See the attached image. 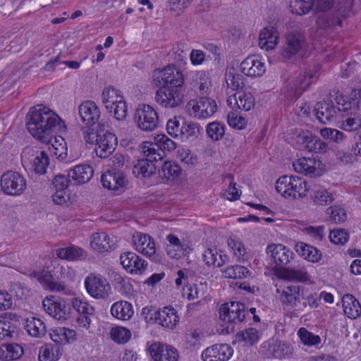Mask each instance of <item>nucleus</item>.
Returning <instances> with one entry per match:
<instances>
[{
  "mask_svg": "<svg viewBox=\"0 0 361 361\" xmlns=\"http://www.w3.org/2000/svg\"><path fill=\"white\" fill-rule=\"evenodd\" d=\"M61 121L53 111L42 105L30 108L26 116V126L30 133L44 143H49L55 129Z\"/></svg>",
  "mask_w": 361,
  "mask_h": 361,
  "instance_id": "obj_1",
  "label": "nucleus"
},
{
  "mask_svg": "<svg viewBox=\"0 0 361 361\" xmlns=\"http://www.w3.org/2000/svg\"><path fill=\"white\" fill-rule=\"evenodd\" d=\"M32 274L45 290L65 295L71 293L66 283L74 281L75 273L69 267L61 266L55 267L54 271L42 270Z\"/></svg>",
  "mask_w": 361,
  "mask_h": 361,
  "instance_id": "obj_2",
  "label": "nucleus"
},
{
  "mask_svg": "<svg viewBox=\"0 0 361 361\" xmlns=\"http://www.w3.org/2000/svg\"><path fill=\"white\" fill-rule=\"evenodd\" d=\"M319 71L320 66L314 63L293 73L283 86L285 96L289 99L298 98L313 80L319 78Z\"/></svg>",
  "mask_w": 361,
  "mask_h": 361,
  "instance_id": "obj_3",
  "label": "nucleus"
},
{
  "mask_svg": "<svg viewBox=\"0 0 361 361\" xmlns=\"http://www.w3.org/2000/svg\"><path fill=\"white\" fill-rule=\"evenodd\" d=\"M142 153L146 158L137 161L133 166V173L137 178L150 177L157 169L154 161L161 160L164 154L159 146L150 142L143 143Z\"/></svg>",
  "mask_w": 361,
  "mask_h": 361,
  "instance_id": "obj_4",
  "label": "nucleus"
},
{
  "mask_svg": "<svg viewBox=\"0 0 361 361\" xmlns=\"http://www.w3.org/2000/svg\"><path fill=\"white\" fill-rule=\"evenodd\" d=\"M21 162L25 171L44 174L49 159L47 154L38 147H26L21 154Z\"/></svg>",
  "mask_w": 361,
  "mask_h": 361,
  "instance_id": "obj_5",
  "label": "nucleus"
},
{
  "mask_svg": "<svg viewBox=\"0 0 361 361\" xmlns=\"http://www.w3.org/2000/svg\"><path fill=\"white\" fill-rule=\"evenodd\" d=\"M153 82L156 86L183 88L184 78L181 71L173 65H169L161 71H155Z\"/></svg>",
  "mask_w": 361,
  "mask_h": 361,
  "instance_id": "obj_6",
  "label": "nucleus"
},
{
  "mask_svg": "<svg viewBox=\"0 0 361 361\" xmlns=\"http://www.w3.org/2000/svg\"><path fill=\"white\" fill-rule=\"evenodd\" d=\"M219 313L221 320L231 325L232 331H234L233 324L243 322L248 314L245 305L240 302H226L221 305Z\"/></svg>",
  "mask_w": 361,
  "mask_h": 361,
  "instance_id": "obj_7",
  "label": "nucleus"
},
{
  "mask_svg": "<svg viewBox=\"0 0 361 361\" xmlns=\"http://www.w3.org/2000/svg\"><path fill=\"white\" fill-rule=\"evenodd\" d=\"M84 283L87 293L95 299L106 300L111 294L110 283L101 274H90Z\"/></svg>",
  "mask_w": 361,
  "mask_h": 361,
  "instance_id": "obj_8",
  "label": "nucleus"
},
{
  "mask_svg": "<svg viewBox=\"0 0 361 361\" xmlns=\"http://www.w3.org/2000/svg\"><path fill=\"white\" fill-rule=\"evenodd\" d=\"M0 185L4 193L11 196L22 195L27 188L25 177L20 173L8 171L1 177Z\"/></svg>",
  "mask_w": 361,
  "mask_h": 361,
  "instance_id": "obj_9",
  "label": "nucleus"
},
{
  "mask_svg": "<svg viewBox=\"0 0 361 361\" xmlns=\"http://www.w3.org/2000/svg\"><path fill=\"white\" fill-rule=\"evenodd\" d=\"M303 288L299 285L293 284L280 287L276 289V293L282 305L293 310L294 314H298L302 298Z\"/></svg>",
  "mask_w": 361,
  "mask_h": 361,
  "instance_id": "obj_10",
  "label": "nucleus"
},
{
  "mask_svg": "<svg viewBox=\"0 0 361 361\" xmlns=\"http://www.w3.org/2000/svg\"><path fill=\"white\" fill-rule=\"evenodd\" d=\"M159 87L156 92L155 99L162 107L176 108L183 103L184 92L183 88Z\"/></svg>",
  "mask_w": 361,
  "mask_h": 361,
  "instance_id": "obj_11",
  "label": "nucleus"
},
{
  "mask_svg": "<svg viewBox=\"0 0 361 361\" xmlns=\"http://www.w3.org/2000/svg\"><path fill=\"white\" fill-rule=\"evenodd\" d=\"M135 122L142 131H152L157 128L159 117L155 109L147 104L140 105L134 114Z\"/></svg>",
  "mask_w": 361,
  "mask_h": 361,
  "instance_id": "obj_12",
  "label": "nucleus"
},
{
  "mask_svg": "<svg viewBox=\"0 0 361 361\" xmlns=\"http://www.w3.org/2000/svg\"><path fill=\"white\" fill-rule=\"evenodd\" d=\"M188 108L195 117L206 118L212 116L217 109L216 102L208 97H201L198 100H191L188 103Z\"/></svg>",
  "mask_w": 361,
  "mask_h": 361,
  "instance_id": "obj_13",
  "label": "nucleus"
},
{
  "mask_svg": "<svg viewBox=\"0 0 361 361\" xmlns=\"http://www.w3.org/2000/svg\"><path fill=\"white\" fill-rule=\"evenodd\" d=\"M305 44V37L302 33L297 31L287 33L286 42L281 51L282 56L285 59H290L301 51Z\"/></svg>",
  "mask_w": 361,
  "mask_h": 361,
  "instance_id": "obj_14",
  "label": "nucleus"
},
{
  "mask_svg": "<svg viewBox=\"0 0 361 361\" xmlns=\"http://www.w3.org/2000/svg\"><path fill=\"white\" fill-rule=\"evenodd\" d=\"M95 148V153L100 158H107L117 146V137L110 132L100 129V135Z\"/></svg>",
  "mask_w": 361,
  "mask_h": 361,
  "instance_id": "obj_15",
  "label": "nucleus"
},
{
  "mask_svg": "<svg viewBox=\"0 0 361 361\" xmlns=\"http://www.w3.org/2000/svg\"><path fill=\"white\" fill-rule=\"evenodd\" d=\"M101 182L104 188L109 190H119L124 188L128 180L121 171L108 170L101 176Z\"/></svg>",
  "mask_w": 361,
  "mask_h": 361,
  "instance_id": "obj_16",
  "label": "nucleus"
},
{
  "mask_svg": "<svg viewBox=\"0 0 361 361\" xmlns=\"http://www.w3.org/2000/svg\"><path fill=\"white\" fill-rule=\"evenodd\" d=\"M78 113L81 121L87 126L98 123L101 112L97 104L92 100H85L78 106Z\"/></svg>",
  "mask_w": 361,
  "mask_h": 361,
  "instance_id": "obj_17",
  "label": "nucleus"
},
{
  "mask_svg": "<svg viewBox=\"0 0 361 361\" xmlns=\"http://www.w3.org/2000/svg\"><path fill=\"white\" fill-rule=\"evenodd\" d=\"M149 351L154 361H177L179 357L176 348L161 343L152 344Z\"/></svg>",
  "mask_w": 361,
  "mask_h": 361,
  "instance_id": "obj_18",
  "label": "nucleus"
},
{
  "mask_svg": "<svg viewBox=\"0 0 361 361\" xmlns=\"http://www.w3.org/2000/svg\"><path fill=\"white\" fill-rule=\"evenodd\" d=\"M233 350L228 344H214L207 348L202 353L203 361H227Z\"/></svg>",
  "mask_w": 361,
  "mask_h": 361,
  "instance_id": "obj_19",
  "label": "nucleus"
},
{
  "mask_svg": "<svg viewBox=\"0 0 361 361\" xmlns=\"http://www.w3.org/2000/svg\"><path fill=\"white\" fill-rule=\"evenodd\" d=\"M120 260L123 268L130 274H142L147 266L146 261L133 252L121 254Z\"/></svg>",
  "mask_w": 361,
  "mask_h": 361,
  "instance_id": "obj_20",
  "label": "nucleus"
},
{
  "mask_svg": "<svg viewBox=\"0 0 361 361\" xmlns=\"http://www.w3.org/2000/svg\"><path fill=\"white\" fill-rule=\"evenodd\" d=\"M135 249L152 259H156V246L153 239L147 234L136 233L133 236Z\"/></svg>",
  "mask_w": 361,
  "mask_h": 361,
  "instance_id": "obj_21",
  "label": "nucleus"
},
{
  "mask_svg": "<svg viewBox=\"0 0 361 361\" xmlns=\"http://www.w3.org/2000/svg\"><path fill=\"white\" fill-rule=\"evenodd\" d=\"M44 311L53 318L58 320H66L69 317L70 307L65 303L58 302L54 297H47L42 301Z\"/></svg>",
  "mask_w": 361,
  "mask_h": 361,
  "instance_id": "obj_22",
  "label": "nucleus"
},
{
  "mask_svg": "<svg viewBox=\"0 0 361 361\" xmlns=\"http://www.w3.org/2000/svg\"><path fill=\"white\" fill-rule=\"evenodd\" d=\"M149 319H154L159 325L171 329L174 327L179 320L176 310L171 306L154 310L153 314H151Z\"/></svg>",
  "mask_w": 361,
  "mask_h": 361,
  "instance_id": "obj_23",
  "label": "nucleus"
},
{
  "mask_svg": "<svg viewBox=\"0 0 361 361\" xmlns=\"http://www.w3.org/2000/svg\"><path fill=\"white\" fill-rule=\"evenodd\" d=\"M240 71L246 76L256 78L262 76L266 68L257 56H250L241 62Z\"/></svg>",
  "mask_w": 361,
  "mask_h": 361,
  "instance_id": "obj_24",
  "label": "nucleus"
},
{
  "mask_svg": "<svg viewBox=\"0 0 361 361\" xmlns=\"http://www.w3.org/2000/svg\"><path fill=\"white\" fill-rule=\"evenodd\" d=\"M320 163L315 159L302 157L293 163V166L297 173L310 177L321 175Z\"/></svg>",
  "mask_w": 361,
  "mask_h": 361,
  "instance_id": "obj_25",
  "label": "nucleus"
},
{
  "mask_svg": "<svg viewBox=\"0 0 361 361\" xmlns=\"http://www.w3.org/2000/svg\"><path fill=\"white\" fill-rule=\"evenodd\" d=\"M226 102L232 109L248 111L254 107L255 100L250 92H238L228 97Z\"/></svg>",
  "mask_w": 361,
  "mask_h": 361,
  "instance_id": "obj_26",
  "label": "nucleus"
},
{
  "mask_svg": "<svg viewBox=\"0 0 361 361\" xmlns=\"http://www.w3.org/2000/svg\"><path fill=\"white\" fill-rule=\"evenodd\" d=\"M267 253L277 265H286L293 258V253L289 249L281 244L269 245L267 247Z\"/></svg>",
  "mask_w": 361,
  "mask_h": 361,
  "instance_id": "obj_27",
  "label": "nucleus"
},
{
  "mask_svg": "<svg viewBox=\"0 0 361 361\" xmlns=\"http://www.w3.org/2000/svg\"><path fill=\"white\" fill-rule=\"evenodd\" d=\"M314 111L317 118L323 124L330 121L336 113L333 101L317 102L314 106Z\"/></svg>",
  "mask_w": 361,
  "mask_h": 361,
  "instance_id": "obj_28",
  "label": "nucleus"
},
{
  "mask_svg": "<svg viewBox=\"0 0 361 361\" xmlns=\"http://www.w3.org/2000/svg\"><path fill=\"white\" fill-rule=\"evenodd\" d=\"M93 172V169L90 165L80 164L71 169L68 176L74 181L75 184H84L92 178Z\"/></svg>",
  "mask_w": 361,
  "mask_h": 361,
  "instance_id": "obj_29",
  "label": "nucleus"
},
{
  "mask_svg": "<svg viewBox=\"0 0 361 361\" xmlns=\"http://www.w3.org/2000/svg\"><path fill=\"white\" fill-rule=\"evenodd\" d=\"M279 33L274 27L264 28L259 35V46L265 50L273 49L278 43Z\"/></svg>",
  "mask_w": 361,
  "mask_h": 361,
  "instance_id": "obj_30",
  "label": "nucleus"
},
{
  "mask_svg": "<svg viewBox=\"0 0 361 361\" xmlns=\"http://www.w3.org/2000/svg\"><path fill=\"white\" fill-rule=\"evenodd\" d=\"M205 264L214 267H221L228 262L229 257L222 251L218 252L216 248H207L202 255Z\"/></svg>",
  "mask_w": 361,
  "mask_h": 361,
  "instance_id": "obj_31",
  "label": "nucleus"
},
{
  "mask_svg": "<svg viewBox=\"0 0 361 361\" xmlns=\"http://www.w3.org/2000/svg\"><path fill=\"white\" fill-rule=\"evenodd\" d=\"M308 191H310V195L316 204H329L334 200V193L316 184L309 185Z\"/></svg>",
  "mask_w": 361,
  "mask_h": 361,
  "instance_id": "obj_32",
  "label": "nucleus"
},
{
  "mask_svg": "<svg viewBox=\"0 0 361 361\" xmlns=\"http://www.w3.org/2000/svg\"><path fill=\"white\" fill-rule=\"evenodd\" d=\"M342 303L343 311L349 318L356 319L361 315V305L353 295H343Z\"/></svg>",
  "mask_w": 361,
  "mask_h": 361,
  "instance_id": "obj_33",
  "label": "nucleus"
},
{
  "mask_svg": "<svg viewBox=\"0 0 361 361\" xmlns=\"http://www.w3.org/2000/svg\"><path fill=\"white\" fill-rule=\"evenodd\" d=\"M91 247L99 252H108L114 248V243L104 232L94 233L91 240Z\"/></svg>",
  "mask_w": 361,
  "mask_h": 361,
  "instance_id": "obj_34",
  "label": "nucleus"
},
{
  "mask_svg": "<svg viewBox=\"0 0 361 361\" xmlns=\"http://www.w3.org/2000/svg\"><path fill=\"white\" fill-rule=\"evenodd\" d=\"M111 313L115 318L126 321L132 317L133 310L130 302L121 300L112 305Z\"/></svg>",
  "mask_w": 361,
  "mask_h": 361,
  "instance_id": "obj_35",
  "label": "nucleus"
},
{
  "mask_svg": "<svg viewBox=\"0 0 361 361\" xmlns=\"http://www.w3.org/2000/svg\"><path fill=\"white\" fill-rule=\"evenodd\" d=\"M295 250L298 255L302 256L305 259L310 262H319L322 257L319 250L302 242L296 243Z\"/></svg>",
  "mask_w": 361,
  "mask_h": 361,
  "instance_id": "obj_36",
  "label": "nucleus"
},
{
  "mask_svg": "<svg viewBox=\"0 0 361 361\" xmlns=\"http://www.w3.org/2000/svg\"><path fill=\"white\" fill-rule=\"evenodd\" d=\"M290 184V198L297 199L307 195V192L309 190V185H307L305 179L301 177L292 176Z\"/></svg>",
  "mask_w": 361,
  "mask_h": 361,
  "instance_id": "obj_37",
  "label": "nucleus"
},
{
  "mask_svg": "<svg viewBox=\"0 0 361 361\" xmlns=\"http://www.w3.org/2000/svg\"><path fill=\"white\" fill-rule=\"evenodd\" d=\"M56 255L60 259L69 261L82 259L85 257V252L83 249L76 246L59 248L56 251Z\"/></svg>",
  "mask_w": 361,
  "mask_h": 361,
  "instance_id": "obj_38",
  "label": "nucleus"
},
{
  "mask_svg": "<svg viewBox=\"0 0 361 361\" xmlns=\"http://www.w3.org/2000/svg\"><path fill=\"white\" fill-rule=\"evenodd\" d=\"M341 128L348 132L355 131L361 128V114L350 111L344 116L341 122Z\"/></svg>",
  "mask_w": 361,
  "mask_h": 361,
  "instance_id": "obj_39",
  "label": "nucleus"
},
{
  "mask_svg": "<svg viewBox=\"0 0 361 361\" xmlns=\"http://www.w3.org/2000/svg\"><path fill=\"white\" fill-rule=\"evenodd\" d=\"M181 172V168L175 162L165 161L159 170V176L166 181L173 180L180 175Z\"/></svg>",
  "mask_w": 361,
  "mask_h": 361,
  "instance_id": "obj_40",
  "label": "nucleus"
},
{
  "mask_svg": "<svg viewBox=\"0 0 361 361\" xmlns=\"http://www.w3.org/2000/svg\"><path fill=\"white\" fill-rule=\"evenodd\" d=\"M61 355V348L57 345L45 344L39 351V361H57Z\"/></svg>",
  "mask_w": 361,
  "mask_h": 361,
  "instance_id": "obj_41",
  "label": "nucleus"
},
{
  "mask_svg": "<svg viewBox=\"0 0 361 361\" xmlns=\"http://www.w3.org/2000/svg\"><path fill=\"white\" fill-rule=\"evenodd\" d=\"M23 353V348L18 344H6L0 347V359L2 360H18Z\"/></svg>",
  "mask_w": 361,
  "mask_h": 361,
  "instance_id": "obj_42",
  "label": "nucleus"
},
{
  "mask_svg": "<svg viewBox=\"0 0 361 361\" xmlns=\"http://www.w3.org/2000/svg\"><path fill=\"white\" fill-rule=\"evenodd\" d=\"M282 277L286 280H295L299 282L307 281L310 276L305 268L302 266H298L293 268H285L282 271Z\"/></svg>",
  "mask_w": 361,
  "mask_h": 361,
  "instance_id": "obj_43",
  "label": "nucleus"
},
{
  "mask_svg": "<svg viewBox=\"0 0 361 361\" xmlns=\"http://www.w3.org/2000/svg\"><path fill=\"white\" fill-rule=\"evenodd\" d=\"M185 122V119L180 116L170 118L166 123L167 133L171 137L181 140Z\"/></svg>",
  "mask_w": 361,
  "mask_h": 361,
  "instance_id": "obj_44",
  "label": "nucleus"
},
{
  "mask_svg": "<svg viewBox=\"0 0 361 361\" xmlns=\"http://www.w3.org/2000/svg\"><path fill=\"white\" fill-rule=\"evenodd\" d=\"M203 133V128L197 123L187 121L185 120L183 135H181L182 141L194 140L197 139Z\"/></svg>",
  "mask_w": 361,
  "mask_h": 361,
  "instance_id": "obj_45",
  "label": "nucleus"
},
{
  "mask_svg": "<svg viewBox=\"0 0 361 361\" xmlns=\"http://www.w3.org/2000/svg\"><path fill=\"white\" fill-rule=\"evenodd\" d=\"M226 278L234 279H247L252 276V272L245 266L233 265L226 268L224 271Z\"/></svg>",
  "mask_w": 361,
  "mask_h": 361,
  "instance_id": "obj_46",
  "label": "nucleus"
},
{
  "mask_svg": "<svg viewBox=\"0 0 361 361\" xmlns=\"http://www.w3.org/2000/svg\"><path fill=\"white\" fill-rule=\"evenodd\" d=\"M25 329L30 336L36 338L44 336L47 332L44 322L38 318H32L31 320H27Z\"/></svg>",
  "mask_w": 361,
  "mask_h": 361,
  "instance_id": "obj_47",
  "label": "nucleus"
},
{
  "mask_svg": "<svg viewBox=\"0 0 361 361\" xmlns=\"http://www.w3.org/2000/svg\"><path fill=\"white\" fill-rule=\"evenodd\" d=\"M123 99L120 91L111 86L105 87L102 93V100L106 109H109L111 105L116 104Z\"/></svg>",
  "mask_w": 361,
  "mask_h": 361,
  "instance_id": "obj_48",
  "label": "nucleus"
},
{
  "mask_svg": "<svg viewBox=\"0 0 361 361\" xmlns=\"http://www.w3.org/2000/svg\"><path fill=\"white\" fill-rule=\"evenodd\" d=\"M204 335L199 329L188 330L185 335V345L187 349L195 350L200 345Z\"/></svg>",
  "mask_w": 361,
  "mask_h": 361,
  "instance_id": "obj_49",
  "label": "nucleus"
},
{
  "mask_svg": "<svg viewBox=\"0 0 361 361\" xmlns=\"http://www.w3.org/2000/svg\"><path fill=\"white\" fill-rule=\"evenodd\" d=\"M228 245L240 262H244L248 260L249 255L246 252V249L241 241L230 238L228 240Z\"/></svg>",
  "mask_w": 361,
  "mask_h": 361,
  "instance_id": "obj_50",
  "label": "nucleus"
},
{
  "mask_svg": "<svg viewBox=\"0 0 361 361\" xmlns=\"http://www.w3.org/2000/svg\"><path fill=\"white\" fill-rule=\"evenodd\" d=\"M225 79L227 86L232 90H238L244 86V78L238 73H235L233 68L226 72Z\"/></svg>",
  "mask_w": 361,
  "mask_h": 361,
  "instance_id": "obj_51",
  "label": "nucleus"
},
{
  "mask_svg": "<svg viewBox=\"0 0 361 361\" xmlns=\"http://www.w3.org/2000/svg\"><path fill=\"white\" fill-rule=\"evenodd\" d=\"M326 213L329 215V220L335 224L343 223L348 217L345 209L341 206H331L327 209Z\"/></svg>",
  "mask_w": 361,
  "mask_h": 361,
  "instance_id": "obj_52",
  "label": "nucleus"
},
{
  "mask_svg": "<svg viewBox=\"0 0 361 361\" xmlns=\"http://www.w3.org/2000/svg\"><path fill=\"white\" fill-rule=\"evenodd\" d=\"M329 149V147L328 144L314 135H312V137H310L309 144L306 148V150L308 152L317 154H324Z\"/></svg>",
  "mask_w": 361,
  "mask_h": 361,
  "instance_id": "obj_53",
  "label": "nucleus"
},
{
  "mask_svg": "<svg viewBox=\"0 0 361 361\" xmlns=\"http://www.w3.org/2000/svg\"><path fill=\"white\" fill-rule=\"evenodd\" d=\"M111 338L118 343H126L131 338V332L125 327L116 326L110 331Z\"/></svg>",
  "mask_w": 361,
  "mask_h": 361,
  "instance_id": "obj_54",
  "label": "nucleus"
},
{
  "mask_svg": "<svg viewBox=\"0 0 361 361\" xmlns=\"http://www.w3.org/2000/svg\"><path fill=\"white\" fill-rule=\"evenodd\" d=\"M319 301L320 299L317 297V294H310L305 297L302 293V298H301L298 314L308 310L317 308L319 306Z\"/></svg>",
  "mask_w": 361,
  "mask_h": 361,
  "instance_id": "obj_55",
  "label": "nucleus"
},
{
  "mask_svg": "<svg viewBox=\"0 0 361 361\" xmlns=\"http://www.w3.org/2000/svg\"><path fill=\"white\" fill-rule=\"evenodd\" d=\"M207 133L213 140H221L225 133V126L220 122H212L207 126Z\"/></svg>",
  "mask_w": 361,
  "mask_h": 361,
  "instance_id": "obj_56",
  "label": "nucleus"
},
{
  "mask_svg": "<svg viewBox=\"0 0 361 361\" xmlns=\"http://www.w3.org/2000/svg\"><path fill=\"white\" fill-rule=\"evenodd\" d=\"M290 181H292V176L280 177L276 182V190L284 197H289L291 185Z\"/></svg>",
  "mask_w": 361,
  "mask_h": 361,
  "instance_id": "obj_57",
  "label": "nucleus"
},
{
  "mask_svg": "<svg viewBox=\"0 0 361 361\" xmlns=\"http://www.w3.org/2000/svg\"><path fill=\"white\" fill-rule=\"evenodd\" d=\"M16 326L6 319L0 320V339L8 341L16 334Z\"/></svg>",
  "mask_w": 361,
  "mask_h": 361,
  "instance_id": "obj_58",
  "label": "nucleus"
},
{
  "mask_svg": "<svg viewBox=\"0 0 361 361\" xmlns=\"http://www.w3.org/2000/svg\"><path fill=\"white\" fill-rule=\"evenodd\" d=\"M329 238L331 243L336 245H344L347 243L349 235L344 229H334L330 231Z\"/></svg>",
  "mask_w": 361,
  "mask_h": 361,
  "instance_id": "obj_59",
  "label": "nucleus"
},
{
  "mask_svg": "<svg viewBox=\"0 0 361 361\" xmlns=\"http://www.w3.org/2000/svg\"><path fill=\"white\" fill-rule=\"evenodd\" d=\"M298 334L301 340V341L308 345H313L319 344L321 341V339L319 336H316L310 332H309L305 328H300L298 330Z\"/></svg>",
  "mask_w": 361,
  "mask_h": 361,
  "instance_id": "obj_60",
  "label": "nucleus"
},
{
  "mask_svg": "<svg viewBox=\"0 0 361 361\" xmlns=\"http://www.w3.org/2000/svg\"><path fill=\"white\" fill-rule=\"evenodd\" d=\"M71 304L74 310L77 311L78 314H93L94 309L92 306L90 305L87 302H83L76 298L71 300Z\"/></svg>",
  "mask_w": 361,
  "mask_h": 361,
  "instance_id": "obj_61",
  "label": "nucleus"
},
{
  "mask_svg": "<svg viewBox=\"0 0 361 361\" xmlns=\"http://www.w3.org/2000/svg\"><path fill=\"white\" fill-rule=\"evenodd\" d=\"M109 110L114 111L115 118L118 121L124 120L126 118L128 109L126 103L123 99L116 104L111 105Z\"/></svg>",
  "mask_w": 361,
  "mask_h": 361,
  "instance_id": "obj_62",
  "label": "nucleus"
},
{
  "mask_svg": "<svg viewBox=\"0 0 361 361\" xmlns=\"http://www.w3.org/2000/svg\"><path fill=\"white\" fill-rule=\"evenodd\" d=\"M228 123L230 126L238 128L244 129L247 126V121L243 116H238L235 112H230L227 116Z\"/></svg>",
  "mask_w": 361,
  "mask_h": 361,
  "instance_id": "obj_63",
  "label": "nucleus"
},
{
  "mask_svg": "<svg viewBox=\"0 0 361 361\" xmlns=\"http://www.w3.org/2000/svg\"><path fill=\"white\" fill-rule=\"evenodd\" d=\"M331 97L333 98L331 101H333L334 104H336V110L345 111L350 108V103L348 101L347 97L341 93L336 92L334 94H331Z\"/></svg>",
  "mask_w": 361,
  "mask_h": 361,
  "instance_id": "obj_64",
  "label": "nucleus"
}]
</instances>
